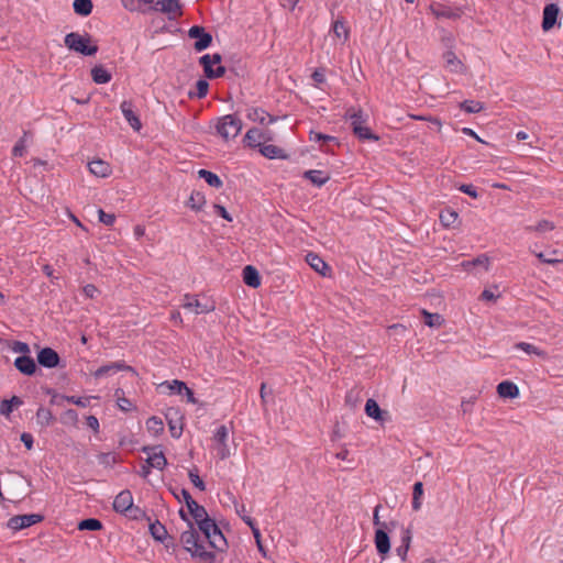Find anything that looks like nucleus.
Here are the masks:
<instances>
[{"label": "nucleus", "mask_w": 563, "mask_h": 563, "mask_svg": "<svg viewBox=\"0 0 563 563\" xmlns=\"http://www.w3.org/2000/svg\"><path fill=\"white\" fill-rule=\"evenodd\" d=\"M181 494L185 495V503L190 516L195 519L209 545L217 551L224 552L228 548V542L217 523L209 518L206 508L199 505L188 490L181 489Z\"/></svg>", "instance_id": "1"}, {"label": "nucleus", "mask_w": 563, "mask_h": 563, "mask_svg": "<svg viewBox=\"0 0 563 563\" xmlns=\"http://www.w3.org/2000/svg\"><path fill=\"white\" fill-rule=\"evenodd\" d=\"M180 542L184 549L190 553L191 558L198 559L205 563L214 562L216 554L211 551L206 550V547L200 540L199 533L194 529L191 523H189L188 530L181 532Z\"/></svg>", "instance_id": "2"}, {"label": "nucleus", "mask_w": 563, "mask_h": 563, "mask_svg": "<svg viewBox=\"0 0 563 563\" xmlns=\"http://www.w3.org/2000/svg\"><path fill=\"white\" fill-rule=\"evenodd\" d=\"M345 117L351 121L353 133L360 140L378 141V136L367 126V115H365L361 109L350 108Z\"/></svg>", "instance_id": "3"}, {"label": "nucleus", "mask_w": 563, "mask_h": 563, "mask_svg": "<svg viewBox=\"0 0 563 563\" xmlns=\"http://www.w3.org/2000/svg\"><path fill=\"white\" fill-rule=\"evenodd\" d=\"M65 45L69 49L86 56L95 55L98 52V46L91 44V40L88 35H81L76 32L68 33L65 36Z\"/></svg>", "instance_id": "4"}, {"label": "nucleus", "mask_w": 563, "mask_h": 563, "mask_svg": "<svg viewBox=\"0 0 563 563\" xmlns=\"http://www.w3.org/2000/svg\"><path fill=\"white\" fill-rule=\"evenodd\" d=\"M217 133L225 141L235 139L242 130V121L233 115L227 114L216 122Z\"/></svg>", "instance_id": "5"}, {"label": "nucleus", "mask_w": 563, "mask_h": 563, "mask_svg": "<svg viewBox=\"0 0 563 563\" xmlns=\"http://www.w3.org/2000/svg\"><path fill=\"white\" fill-rule=\"evenodd\" d=\"M113 509L117 512L123 514L133 519H136L139 514H141L140 508L134 507L133 495L128 489L120 492L115 496L113 500Z\"/></svg>", "instance_id": "6"}, {"label": "nucleus", "mask_w": 563, "mask_h": 563, "mask_svg": "<svg viewBox=\"0 0 563 563\" xmlns=\"http://www.w3.org/2000/svg\"><path fill=\"white\" fill-rule=\"evenodd\" d=\"M229 429L222 424L216 429L212 435L213 449L220 460H227L231 456L232 452L229 446Z\"/></svg>", "instance_id": "7"}, {"label": "nucleus", "mask_w": 563, "mask_h": 563, "mask_svg": "<svg viewBox=\"0 0 563 563\" xmlns=\"http://www.w3.org/2000/svg\"><path fill=\"white\" fill-rule=\"evenodd\" d=\"M200 64L203 66L205 74L208 78L221 77L225 69L221 66L220 54H206L200 58Z\"/></svg>", "instance_id": "8"}, {"label": "nucleus", "mask_w": 563, "mask_h": 563, "mask_svg": "<svg viewBox=\"0 0 563 563\" xmlns=\"http://www.w3.org/2000/svg\"><path fill=\"white\" fill-rule=\"evenodd\" d=\"M183 308L194 311L196 314L209 313L216 309V306L211 301L202 302L196 296L189 294L184 296Z\"/></svg>", "instance_id": "9"}, {"label": "nucleus", "mask_w": 563, "mask_h": 563, "mask_svg": "<svg viewBox=\"0 0 563 563\" xmlns=\"http://www.w3.org/2000/svg\"><path fill=\"white\" fill-rule=\"evenodd\" d=\"M43 520V516L37 514L18 515L13 516L8 520V528L18 531L24 528H29Z\"/></svg>", "instance_id": "10"}, {"label": "nucleus", "mask_w": 563, "mask_h": 563, "mask_svg": "<svg viewBox=\"0 0 563 563\" xmlns=\"http://www.w3.org/2000/svg\"><path fill=\"white\" fill-rule=\"evenodd\" d=\"M120 371L130 372L133 375H136L135 369L132 366L126 365L122 361H118V362H113V363H109V364H106L103 366H100L98 369H96L92 373V375H93L95 378H102V377H106V376L114 375L115 373H118Z\"/></svg>", "instance_id": "11"}, {"label": "nucleus", "mask_w": 563, "mask_h": 563, "mask_svg": "<svg viewBox=\"0 0 563 563\" xmlns=\"http://www.w3.org/2000/svg\"><path fill=\"white\" fill-rule=\"evenodd\" d=\"M142 451L147 455L146 463L152 468L162 471L167 465V460L158 446H144Z\"/></svg>", "instance_id": "12"}, {"label": "nucleus", "mask_w": 563, "mask_h": 563, "mask_svg": "<svg viewBox=\"0 0 563 563\" xmlns=\"http://www.w3.org/2000/svg\"><path fill=\"white\" fill-rule=\"evenodd\" d=\"M188 35L190 38H195V49L201 52L210 46L212 36L205 31L203 27L194 25L189 29Z\"/></svg>", "instance_id": "13"}, {"label": "nucleus", "mask_w": 563, "mask_h": 563, "mask_svg": "<svg viewBox=\"0 0 563 563\" xmlns=\"http://www.w3.org/2000/svg\"><path fill=\"white\" fill-rule=\"evenodd\" d=\"M271 140H272L271 132L262 131L257 128L250 129L244 136V142L250 147H261L264 142H267Z\"/></svg>", "instance_id": "14"}, {"label": "nucleus", "mask_w": 563, "mask_h": 563, "mask_svg": "<svg viewBox=\"0 0 563 563\" xmlns=\"http://www.w3.org/2000/svg\"><path fill=\"white\" fill-rule=\"evenodd\" d=\"M153 9L168 14L170 19L181 14L179 0H155Z\"/></svg>", "instance_id": "15"}, {"label": "nucleus", "mask_w": 563, "mask_h": 563, "mask_svg": "<svg viewBox=\"0 0 563 563\" xmlns=\"http://www.w3.org/2000/svg\"><path fill=\"white\" fill-rule=\"evenodd\" d=\"M429 10L437 19H459L462 15L461 9L451 8L441 3H432Z\"/></svg>", "instance_id": "16"}, {"label": "nucleus", "mask_w": 563, "mask_h": 563, "mask_svg": "<svg viewBox=\"0 0 563 563\" xmlns=\"http://www.w3.org/2000/svg\"><path fill=\"white\" fill-rule=\"evenodd\" d=\"M246 118L262 125L273 124L277 121L276 117L269 114L267 111L258 107L249 108L246 111Z\"/></svg>", "instance_id": "17"}, {"label": "nucleus", "mask_w": 563, "mask_h": 563, "mask_svg": "<svg viewBox=\"0 0 563 563\" xmlns=\"http://www.w3.org/2000/svg\"><path fill=\"white\" fill-rule=\"evenodd\" d=\"M559 13L560 9L555 3H550L544 7L542 16V30L544 32L550 31L556 24Z\"/></svg>", "instance_id": "18"}, {"label": "nucleus", "mask_w": 563, "mask_h": 563, "mask_svg": "<svg viewBox=\"0 0 563 563\" xmlns=\"http://www.w3.org/2000/svg\"><path fill=\"white\" fill-rule=\"evenodd\" d=\"M120 109L130 126L134 131L139 132L142 129V123L139 115L133 111L132 102L126 100L122 101L120 104Z\"/></svg>", "instance_id": "19"}, {"label": "nucleus", "mask_w": 563, "mask_h": 563, "mask_svg": "<svg viewBox=\"0 0 563 563\" xmlns=\"http://www.w3.org/2000/svg\"><path fill=\"white\" fill-rule=\"evenodd\" d=\"M14 367L23 375L32 376L36 373L37 366L33 357L21 355L14 360Z\"/></svg>", "instance_id": "20"}, {"label": "nucleus", "mask_w": 563, "mask_h": 563, "mask_svg": "<svg viewBox=\"0 0 563 563\" xmlns=\"http://www.w3.org/2000/svg\"><path fill=\"white\" fill-rule=\"evenodd\" d=\"M37 362L40 365L54 368L59 364V355L51 347H44L37 353Z\"/></svg>", "instance_id": "21"}, {"label": "nucleus", "mask_w": 563, "mask_h": 563, "mask_svg": "<svg viewBox=\"0 0 563 563\" xmlns=\"http://www.w3.org/2000/svg\"><path fill=\"white\" fill-rule=\"evenodd\" d=\"M443 59H444L445 68L449 69L451 73H455V74H465L466 73V66L455 55L454 52H452V51L445 52L443 54Z\"/></svg>", "instance_id": "22"}, {"label": "nucleus", "mask_w": 563, "mask_h": 563, "mask_svg": "<svg viewBox=\"0 0 563 563\" xmlns=\"http://www.w3.org/2000/svg\"><path fill=\"white\" fill-rule=\"evenodd\" d=\"M374 542L378 554L385 556L390 551V541L385 529H376Z\"/></svg>", "instance_id": "23"}, {"label": "nucleus", "mask_w": 563, "mask_h": 563, "mask_svg": "<svg viewBox=\"0 0 563 563\" xmlns=\"http://www.w3.org/2000/svg\"><path fill=\"white\" fill-rule=\"evenodd\" d=\"M331 32H332V36L334 37V40L336 42H339L340 44H344L347 42L349 36H350V30L346 26V23L344 20H340V19L335 20L332 23Z\"/></svg>", "instance_id": "24"}, {"label": "nucleus", "mask_w": 563, "mask_h": 563, "mask_svg": "<svg viewBox=\"0 0 563 563\" xmlns=\"http://www.w3.org/2000/svg\"><path fill=\"white\" fill-rule=\"evenodd\" d=\"M89 170L97 177L106 178L111 175V165L102 159H95L88 164Z\"/></svg>", "instance_id": "25"}, {"label": "nucleus", "mask_w": 563, "mask_h": 563, "mask_svg": "<svg viewBox=\"0 0 563 563\" xmlns=\"http://www.w3.org/2000/svg\"><path fill=\"white\" fill-rule=\"evenodd\" d=\"M306 262L312 269H314L322 276H325L327 273L330 271L329 265L316 253H308L306 255Z\"/></svg>", "instance_id": "26"}, {"label": "nucleus", "mask_w": 563, "mask_h": 563, "mask_svg": "<svg viewBox=\"0 0 563 563\" xmlns=\"http://www.w3.org/2000/svg\"><path fill=\"white\" fill-rule=\"evenodd\" d=\"M497 393L503 398H517L519 396V388L515 383L504 380L498 384Z\"/></svg>", "instance_id": "27"}, {"label": "nucleus", "mask_w": 563, "mask_h": 563, "mask_svg": "<svg viewBox=\"0 0 563 563\" xmlns=\"http://www.w3.org/2000/svg\"><path fill=\"white\" fill-rule=\"evenodd\" d=\"M243 282L252 288L260 287L261 276L258 274V271L251 265L245 266L243 268Z\"/></svg>", "instance_id": "28"}, {"label": "nucleus", "mask_w": 563, "mask_h": 563, "mask_svg": "<svg viewBox=\"0 0 563 563\" xmlns=\"http://www.w3.org/2000/svg\"><path fill=\"white\" fill-rule=\"evenodd\" d=\"M122 5L131 11L143 12L147 8H153L155 0H121Z\"/></svg>", "instance_id": "29"}, {"label": "nucleus", "mask_w": 563, "mask_h": 563, "mask_svg": "<svg viewBox=\"0 0 563 563\" xmlns=\"http://www.w3.org/2000/svg\"><path fill=\"white\" fill-rule=\"evenodd\" d=\"M260 152L264 157L269 158V159L286 158V154L284 153V150L276 145H273V144H267V145L263 144L260 147Z\"/></svg>", "instance_id": "30"}, {"label": "nucleus", "mask_w": 563, "mask_h": 563, "mask_svg": "<svg viewBox=\"0 0 563 563\" xmlns=\"http://www.w3.org/2000/svg\"><path fill=\"white\" fill-rule=\"evenodd\" d=\"M206 205V197L200 191H192L186 202V206L194 211H200Z\"/></svg>", "instance_id": "31"}, {"label": "nucleus", "mask_w": 563, "mask_h": 563, "mask_svg": "<svg viewBox=\"0 0 563 563\" xmlns=\"http://www.w3.org/2000/svg\"><path fill=\"white\" fill-rule=\"evenodd\" d=\"M303 177L310 180L313 185H317L318 187H321L330 179L329 175L325 174L324 172L313 169L307 170L303 174Z\"/></svg>", "instance_id": "32"}, {"label": "nucleus", "mask_w": 563, "mask_h": 563, "mask_svg": "<svg viewBox=\"0 0 563 563\" xmlns=\"http://www.w3.org/2000/svg\"><path fill=\"white\" fill-rule=\"evenodd\" d=\"M91 77L96 84H107L111 80V74L103 66H95L91 69Z\"/></svg>", "instance_id": "33"}, {"label": "nucleus", "mask_w": 563, "mask_h": 563, "mask_svg": "<svg viewBox=\"0 0 563 563\" xmlns=\"http://www.w3.org/2000/svg\"><path fill=\"white\" fill-rule=\"evenodd\" d=\"M22 404L23 401L18 396H13L11 399H4L0 404V412L8 417L14 408H19Z\"/></svg>", "instance_id": "34"}, {"label": "nucleus", "mask_w": 563, "mask_h": 563, "mask_svg": "<svg viewBox=\"0 0 563 563\" xmlns=\"http://www.w3.org/2000/svg\"><path fill=\"white\" fill-rule=\"evenodd\" d=\"M198 175L200 178L205 179V181L210 185L211 187H214V188H220L222 187L223 183L222 180L220 179V177L210 172V170H207V169H200L198 172Z\"/></svg>", "instance_id": "35"}, {"label": "nucleus", "mask_w": 563, "mask_h": 563, "mask_svg": "<svg viewBox=\"0 0 563 563\" xmlns=\"http://www.w3.org/2000/svg\"><path fill=\"white\" fill-rule=\"evenodd\" d=\"M73 8L77 14L87 16L92 11V2L91 0H74Z\"/></svg>", "instance_id": "36"}, {"label": "nucleus", "mask_w": 563, "mask_h": 563, "mask_svg": "<svg viewBox=\"0 0 563 563\" xmlns=\"http://www.w3.org/2000/svg\"><path fill=\"white\" fill-rule=\"evenodd\" d=\"M114 396L117 405L122 411L128 412L135 408L133 402L124 396V391L122 389H117Z\"/></svg>", "instance_id": "37"}, {"label": "nucleus", "mask_w": 563, "mask_h": 563, "mask_svg": "<svg viewBox=\"0 0 563 563\" xmlns=\"http://www.w3.org/2000/svg\"><path fill=\"white\" fill-rule=\"evenodd\" d=\"M515 347L526 352L527 354L537 355L542 358H544L547 356L545 351H543V350L539 349L538 346H536L531 343H528V342H519V343L515 344Z\"/></svg>", "instance_id": "38"}, {"label": "nucleus", "mask_w": 563, "mask_h": 563, "mask_svg": "<svg viewBox=\"0 0 563 563\" xmlns=\"http://www.w3.org/2000/svg\"><path fill=\"white\" fill-rule=\"evenodd\" d=\"M457 217L459 216L455 210L445 209V210L441 211V213H440V222L442 223L443 227L450 228V227L454 225V223L457 220Z\"/></svg>", "instance_id": "39"}, {"label": "nucleus", "mask_w": 563, "mask_h": 563, "mask_svg": "<svg viewBox=\"0 0 563 563\" xmlns=\"http://www.w3.org/2000/svg\"><path fill=\"white\" fill-rule=\"evenodd\" d=\"M365 412L368 417L380 421L383 419L382 417V410L378 406V404L374 399H368L365 404Z\"/></svg>", "instance_id": "40"}, {"label": "nucleus", "mask_w": 563, "mask_h": 563, "mask_svg": "<svg viewBox=\"0 0 563 563\" xmlns=\"http://www.w3.org/2000/svg\"><path fill=\"white\" fill-rule=\"evenodd\" d=\"M146 428L148 432H151L154 435H158L164 430V423L163 420L158 417H151L146 420Z\"/></svg>", "instance_id": "41"}, {"label": "nucleus", "mask_w": 563, "mask_h": 563, "mask_svg": "<svg viewBox=\"0 0 563 563\" xmlns=\"http://www.w3.org/2000/svg\"><path fill=\"white\" fill-rule=\"evenodd\" d=\"M159 388L167 389L169 394H183L184 389H186V384L181 380L174 379L172 382L162 383Z\"/></svg>", "instance_id": "42"}, {"label": "nucleus", "mask_w": 563, "mask_h": 563, "mask_svg": "<svg viewBox=\"0 0 563 563\" xmlns=\"http://www.w3.org/2000/svg\"><path fill=\"white\" fill-rule=\"evenodd\" d=\"M410 542H411L410 532L408 530H405L402 539H401V545H399L396 549L397 554L401 558V560H406V556H407V553H408V550L410 547Z\"/></svg>", "instance_id": "43"}, {"label": "nucleus", "mask_w": 563, "mask_h": 563, "mask_svg": "<svg viewBox=\"0 0 563 563\" xmlns=\"http://www.w3.org/2000/svg\"><path fill=\"white\" fill-rule=\"evenodd\" d=\"M78 529L79 530L97 531V530H101L102 529V523L98 519L89 518V519L81 520L78 523Z\"/></svg>", "instance_id": "44"}, {"label": "nucleus", "mask_w": 563, "mask_h": 563, "mask_svg": "<svg viewBox=\"0 0 563 563\" xmlns=\"http://www.w3.org/2000/svg\"><path fill=\"white\" fill-rule=\"evenodd\" d=\"M150 532L157 541H163L167 534L166 528L158 521L150 525Z\"/></svg>", "instance_id": "45"}, {"label": "nucleus", "mask_w": 563, "mask_h": 563, "mask_svg": "<svg viewBox=\"0 0 563 563\" xmlns=\"http://www.w3.org/2000/svg\"><path fill=\"white\" fill-rule=\"evenodd\" d=\"M460 108L467 113H477L484 109V104L475 100H465L461 102Z\"/></svg>", "instance_id": "46"}, {"label": "nucleus", "mask_w": 563, "mask_h": 563, "mask_svg": "<svg viewBox=\"0 0 563 563\" xmlns=\"http://www.w3.org/2000/svg\"><path fill=\"white\" fill-rule=\"evenodd\" d=\"M208 88H209V85L206 80H203V79L198 80L196 82V91H190L188 93L189 98H198V99L205 98L208 93Z\"/></svg>", "instance_id": "47"}, {"label": "nucleus", "mask_w": 563, "mask_h": 563, "mask_svg": "<svg viewBox=\"0 0 563 563\" xmlns=\"http://www.w3.org/2000/svg\"><path fill=\"white\" fill-rule=\"evenodd\" d=\"M423 495V485L421 482H417L413 485V496H412V508L413 510H419L421 508V498Z\"/></svg>", "instance_id": "48"}, {"label": "nucleus", "mask_w": 563, "mask_h": 563, "mask_svg": "<svg viewBox=\"0 0 563 563\" xmlns=\"http://www.w3.org/2000/svg\"><path fill=\"white\" fill-rule=\"evenodd\" d=\"M553 229H554V224L548 220H541L534 227L526 228L527 231H536V232H541V233L552 231Z\"/></svg>", "instance_id": "49"}, {"label": "nucleus", "mask_w": 563, "mask_h": 563, "mask_svg": "<svg viewBox=\"0 0 563 563\" xmlns=\"http://www.w3.org/2000/svg\"><path fill=\"white\" fill-rule=\"evenodd\" d=\"M169 431L173 438L178 439L183 433V423L179 420L168 419Z\"/></svg>", "instance_id": "50"}, {"label": "nucleus", "mask_w": 563, "mask_h": 563, "mask_svg": "<svg viewBox=\"0 0 563 563\" xmlns=\"http://www.w3.org/2000/svg\"><path fill=\"white\" fill-rule=\"evenodd\" d=\"M11 351L21 355H27L31 353V349L27 343L22 341H14L10 346Z\"/></svg>", "instance_id": "51"}, {"label": "nucleus", "mask_w": 563, "mask_h": 563, "mask_svg": "<svg viewBox=\"0 0 563 563\" xmlns=\"http://www.w3.org/2000/svg\"><path fill=\"white\" fill-rule=\"evenodd\" d=\"M424 317V323L429 327H439L441 324V317L438 313H430L427 310H422Z\"/></svg>", "instance_id": "52"}, {"label": "nucleus", "mask_w": 563, "mask_h": 563, "mask_svg": "<svg viewBox=\"0 0 563 563\" xmlns=\"http://www.w3.org/2000/svg\"><path fill=\"white\" fill-rule=\"evenodd\" d=\"M345 401L352 406H356L361 401V389L355 387L347 391Z\"/></svg>", "instance_id": "53"}, {"label": "nucleus", "mask_w": 563, "mask_h": 563, "mask_svg": "<svg viewBox=\"0 0 563 563\" xmlns=\"http://www.w3.org/2000/svg\"><path fill=\"white\" fill-rule=\"evenodd\" d=\"M253 537L255 539L256 547L261 554L263 555V558L268 559L267 550L263 545L262 534L258 528H253Z\"/></svg>", "instance_id": "54"}, {"label": "nucleus", "mask_w": 563, "mask_h": 563, "mask_svg": "<svg viewBox=\"0 0 563 563\" xmlns=\"http://www.w3.org/2000/svg\"><path fill=\"white\" fill-rule=\"evenodd\" d=\"M26 153V145L24 137L20 139L12 148V155L14 157H22Z\"/></svg>", "instance_id": "55"}, {"label": "nucleus", "mask_w": 563, "mask_h": 563, "mask_svg": "<svg viewBox=\"0 0 563 563\" xmlns=\"http://www.w3.org/2000/svg\"><path fill=\"white\" fill-rule=\"evenodd\" d=\"M99 221L103 224L111 227L115 222V216L113 213H107L102 209L98 211Z\"/></svg>", "instance_id": "56"}, {"label": "nucleus", "mask_w": 563, "mask_h": 563, "mask_svg": "<svg viewBox=\"0 0 563 563\" xmlns=\"http://www.w3.org/2000/svg\"><path fill=\"white\" fill-rule=\"evenodd\" d=\"M189 478H190V482L199 489V490H205L206 489V486H205V483L199 477V475L194 472V471H190L189 472Z\"/></svg>", "instance_id": "57"}, {"label": "nucleus", "mask_w": 563, "mask_h": 563, "mask_svg": "<svg viewBox=\"0 0 563 563\" xmlns=\"http://www.w3.org/2000/svg\"><path fill=\"white\" fill-rule=\"evenodd\" d=\"M66 400L76 406H79V407H87L90 402L89 398H82V397H76V396H68V397H66Z\"/></svg>", "instance_id": "58"}, {"label": "nucleus", "mask_w": 563, "mask_h": 563, "mask_svg": "<svg viewBox=\"0 0 563 563\" xmlns=\"http://www.w3.org/2000/svg\"><path fill=\"white\" fill-rule=\"evenodd\" d=\"M459 190L474 199L478 198V192L473 185H461Z\"/></svg>", "instance_id": "59"}, {"label": "nucleus", "mask_w": 563, "mask_h": 563, "mask_svg": "<svg viewBox=\"0 0 563 563\" xmlns=\"http://www.w3.org/2000/svg\"><path fill=\"white\" fill-rule=\"evenodd\" d=\"M82 292L88 298H95L99 294V289L95 285L88 284L84 286Z\"/></svg>", "instance_id": "60"}, {"label": "nucleus", "mask_w": 563, "mask_h": 563, "mask_svg": "<svg viewBox=\"0 0 563 563\" xmlns=\"http://www.w3.org/2000/svg\"><path fill=\"white\" fill-rule=\"evenodd\" d=\"M213 208L218 216L225 219L227 221H230V222L232 221V217L230 216V213L227 211V209L223 206L214 205Z\"/></svg>", "instance_id": "61"}, {"label": "nucleus", "mask_w": 563, "mask_h": 563, "mask_svg": "<svg viewBox=\"0 0 563 563\" xmlns=\"http://www.w3.org/2000/svg\"><path fill=\"white\" fill-rule=\"evenodd\" d=\"M471 264H474V266H483L485 271H488L489 260L487 256L481 255L477 258L473 260Z\"/></svg>", "instance_id": "62"}, {"label": "nucleus", "mask_w": 563, "mask_h": 563, "mask_svg": "<svg viewBox=\"0 0 563 563\" xmlns=\"http://www.w3.org/2000/svg\"><path fill=\"white\" fill-rule=\"evenodd\" d=\"M21 441L23 442V444L25 445V448L27 450H32L34 439H33V435L31 433L23 432L21 434Z\"/></svg>", "instance_id": "63"}, {"label": "nucleus", "mask_w": 563, "mask_h": 563, "mask_svg": "<svg viewBox=\"0 0 563 563\" xmlns=\"http://www.w3.org/2000/svg\"><path fill=\"white\" fill-rule=\"evenodd\" d=\"M537 257L542 262V263H547V264H558V263H561L562 260L558 258V257H548L545 256V254L543 253H537L536 254Z\"/></svg>", "instance_id": "64"}]
</instances>
